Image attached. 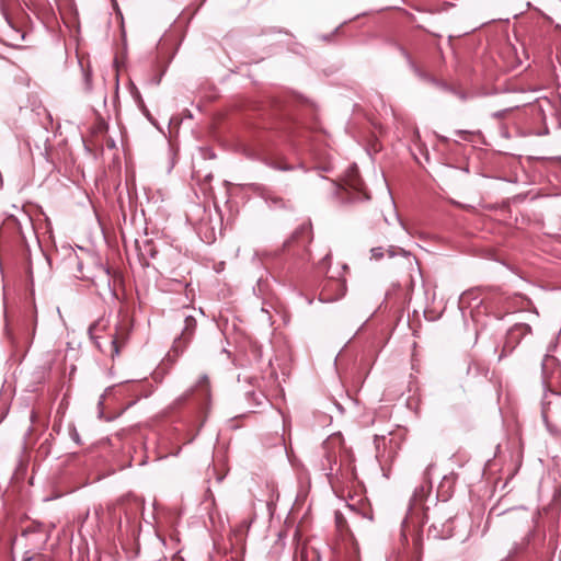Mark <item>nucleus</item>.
Here are the masks:
<instances>
[{"label":"nucleus","mask_w":561,"mask_h":561,"mask_svg":"<svg viewBox=\"0 0 561 561\" xmlns=\"http://www.w3.org/2000/svg\"><path fill=\"white\" fill-rule=\"evenodd\" d=\"M274 168L278 169V170H283V171L291 170V167H289V165H285V167H276V165H274Z\"/></svg>","instance_id":"9d476101"},{"label":"nucleus","mask_w":561,"mask_h":561,"mask_svg":"<svg viewBox=\"0 0 561 561\" xmlns=\"http://www.w3.org/2000/svg\"><path fill=\"white\" fill-rule=\"evenodd\" d=\"M511 110H512V108H505V110H502V111H497V112H495V113L493 114V116H494L495 118H499V119H500V118H503V117H505V115H506Z\"/></svg>","instance_id":"6e6552de"},{"label":"nucleus","mask_w":561,"mask_h":561,"mask_svg":"<svg viewBox=\"0 0 561 561\" xmlns=\"http://www.w3.org/2000/svg\"><path fill=\"white\" fill-rule=\"evenodd\" d=\"M340 444H341V437L340 436H331L329 439H327L323 443V448L327 451H329L331 448H333V447H335L336 445H340ZM327 462H328V466L325 463H322L323 469L332 471L333 470L332 463L336 462V456L334 454L328 453Z\"/></svg>","instance_id":"39448f33"},{"label":"nucleus","mask_w":561,"mask_h":561,"mask_svg":"<svg viewBox=\"0 0 561 561\" xmlns=\"http://www.w3.org/2000/svg\"><path fill=\"white\" fill-rule=\"evenodd\" d=\"M530 332V327L528 324H517L511 330V336L514 337L516 335H524Z\"/></svg>","instance_id":"0eeeda50"},{"label":"nucleus","mask_w":561,"mask_h":561,"mask_svg":"<svg viewBox=\"0 0 561 561\" xmlns=\"http://www.w3.org/2000/svg\"><path fill=\"white\" fill-rule=\"evenodd\" d=\"M103 402H104V396H101L99 403H98L99 408H100V417H102V414H103V411H102Z\"/></svg>","instance_id":"1a4fd4ad"},{"label":"nucleus","mask_w":561,"mask_h":561,"mask_svg":"<svg viewBox=\"0 0 561 561\" xmlns=\"http://www.w3.org/2000/svg\"><path fill=\"white\" fill-rule=\"evenodd\" d=\"M144 114H145V115H146L150 121H152V119H151V116H150V113H149V111H148L147 108H144Z\"/></svg>","instance_id":"9b49d317"},{"label":"nucleus","mask_w":561,"mask_h":561,"mask_svg":"<svg viewBox=\"0 0 561 561\" xmlns=\"http://www.w3.org/2000/svg\"><path fill=\"white\" fill-rule=\"evenodd\" d=\"M22 537L30 540V545L32 546V549L26 551V553H30L33 550H41L48 538L46 531L39 526L25 529L22 533Z\"/></svg>","instance_id":"f03ea898"},{"label":"nucleus","mask_w":561,"mask_h":561,"mask_svg":"<svg viewBox=\"0 0 561 561\" xmlns=\"http://www.w3.org/2000/svg\"><path fill=\"white\" fill-rule=\"evenodd\" d=\"M98 328V323H93L89 327L90 337L94 341L98 348L108 355L111 358L118 356L121 348L125 345L128 333L130 330V323L127 318H123L115 327V333L111 336V340L102 344L98 341V336L94 335V331Z\"/></svg>","instance_id":"f257e3e1"},{"label":"nucleus","mask_w":561,"mask_h":561,"mask_svg":"<svg viewBox=\"0 0 561 561\" xmlns=\"http://www.w3.org/2000/svg\"><path fill=\"white\" fill-rule=\"evenodd\" d=\"M184 316V328L182 330V333L180 337L175 341L176 346L180 343L186 344L193 336L195 330H196V319L194 316L183 313Z\"/></svg>","instance_id":"7ed1b4c3"},{"label":"nucleus","mask_w":561,"mask_h":561,"mask_svg":"<svg viewBox=\"0 0 561 561\" xmlns=\"http://www.w3.org/2000/svg\"><path fill=\"white\" fill-rule=\"evenodd\" d=\"M386 252L389 257H394L397 255H409V252H407L404 249L398 248L394 245H390L386 250ZM370 253H371V259L380 260L385 256V249L382 247H376L370 250Z\"/></svg>","instance_id":"20e7f679"},{"label":"nucleus","mask_w":561,"mask_h":561,"mask_svg":"<svg viewBox=\"0 0 561 561\" xmlns=\"http://www.w3.org/2000/svg\"><path fill=\"white\" fill-rule=\"evenodd\" d=\"M336 523H337V526L340 527L341 523H342V518L339 515H336Z\"/></svg>","instance_id":"f8f14e48"},{"label":"nucleus","mask_w":561,"mask_h":561,"mask_svg":"<svg viewBox=\"0 0 561 561\" xmlns=\"http://www.w3.org/2000/svg\"><path fill=\"white\" fill-rule=\"evenodd\" d=\"M197 391H201L205 397L209 394V380L206 375H203L197 382Z\"/></svg>","instance_id":"423d86ee"}]
</instances>
